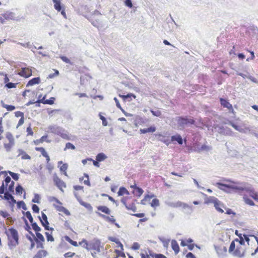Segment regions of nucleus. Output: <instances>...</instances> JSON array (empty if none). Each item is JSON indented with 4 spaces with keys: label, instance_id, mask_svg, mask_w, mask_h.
Returning <instances> with one entry per match:
<instances>
[{
    "label": "nucleus",
    "instance_id": "7",
    "mask_svg": "<svg viewBox=\"0 0 258 258\" xmlns=\"http://www.w3.org/2000/svg\"><path fill=\"white\" fill-rule=\"evenodd\" d=\"M18 74L25 78H28L32 75V70L30 68L23 67L18 71Z\"/></svg>",
    "mask_w": 258,
    "mask_h": 258
},
{
    "label": "nucleus",
    "instance_id": "37",
    "mask_svg": "<svg viewBox=\"0 0 258 258\" xmlns=\"http://www.w3.org/2000/svg\"><path fill=\"white\" fill-rule=\"evenodd\" d=\"M6 174H5V173L2 174V175H4V179L3 181H4V183L8 185V184L11 183V182L13 181L12 180L11 177L8 175V173H9L8 171H6Z\"/></svg>",
    "mask_w": 258,
    "mask_h": 258
},
{
    "label": "nucleus",
    "instance_id": "41",
    "mask_svg": "<svg viewBox=\"0 0 258 258\" xmlns=\"http://www.w3.org/2000/svg\"><path fill=\"white\" fill-rule=\"evenodd\" d=\"M22 214L25 217L28 218L31 223L34 221L33 218L30 211H23Z\"/></svg>",
    "mask_w": 258,
    "mask_h": 258
},
{
    "label": "nucleus",
    "instance_id": "47",
    "mask_svg": "<svg viewBox=\"0 0 258 258\" xmlns=\"http://www.w3.org/2000/svg\"><path fill=\"white\" fill-rule=\"evenodd\" d=\"M80 204L84 206L85 208H86L88 211H92L93 210V207H92V206L89 204V203H86V202H85L83 201H82Z\"/></svg>",
    "mask_w": 258,
    "mask_h": 258
},
{
    "label": "nucleus",
    "instance_id": "38",
    "mask_svg": "<svg viewBox=\"0 0 258 258\" xmlns=\"http://www.w3.org/2000/svg\"><path fill=\"white\" fill-rule=\"evenodd\" d=\"M32 228L35 232V233L39 232L41 230V228L39 227L36 222L33 221L31 223Z\"/></svg>",
    "mask_w": 258,
    "mask_h": 258
},
{
    "label": "nucleus",
    "instance_id": "14",
    "mask_svg": "<svg viewBox=\"0 0 258 258\" xmlns=\"http://www.w3.org/2000/svg\"><path fill=\"white\" fill-rule=\"evenodd\" d=\"M58 166L59 167L60 171L62 172L64 175L68 176L66 171L68 167V164L63 163L62 161H59L58 162Z\"/></svg>",
    "mask_w": 258,
    "mask_h": 258
},
{
    "label": "nucleus",
    "instance_id": "54",
    "mask_svg": "<svg viewBox=\"0 0 258 258\" xmlns=\"http://www.w3.org/2000/svg\"><path fill=\"white\" fill-rule=\"evenodd\" d=\"M40 199H41V198L39 194H35L34 197L32 199V202L34 203L39 204L40 203Z\"/></svg>",
    "mask_w": 258,
    "mask_h": 258
},
{
    "label": "nucleus",
    "instance_id": "8",
    "mask_svg": "<svg viewBox=\"0 0 258 258\" xmlns=\"http://www.w3.org/2000/svg\"><path fill=\"white\" fill-rule=\"evenodd\" d=\"M53 180L54 184L57 186L61 191H63L62 187H66V184L64 181L60 179L56 175L54 174L53 176Z\"/></svg>",
    "mask_w": 258,
    "mask_h": 258
},
{
    "label": "nucleus",
    "instance_id": "45",
    "mask_svg": "<svg viewBox=\"0 0 258 258\" xmlns=\"http://www.w3.org/2000/svg\"><path fill=\"white\" fill-rule=\"evenodd\" d=\"M154 196H155L154 194H151V195H145V196L144 197V198L142 200H141V204L143 205H146L145 202L148 200H150L151 199L154 197Z\"/></svg>",
    "mask_w": 258,
    "mask_h": 258
},
{
    "label": "nucleus",
    "instance_id": "12",
    "mask_svg": "<svg viewBox=\"0 0 258 258\" xmlns=\"http://www.w3.org/2000/svg\"><path fill=\"white\" fill-rule=\"evenodd\" d=\"M171 142H177L178 145H182L183 144V140L181 136L179 134H176L171 137Z\"/></svg>",
    "mask_w": 258,
    "mask_h": 258
},
{
    "label": "nucleus",
    "instance_id": "22",
    "mask_svg": "<svg viewBox=\"0 0 258 258\" xmlns=\"http://www.w3.org/2000/svg\"><path fill=\"white\" fill-rule=\"evenodd\" d=\"M156 128L154 125H151L148 128H141L140 132L141 134H146L148 133H154L156 131Z\"/></svg>",
    "mask_w": 258,
    "mask_h": 258
},
{
    "label": "nucleus",
    "instance_id": "61",
    "mask_svg": "<svg viewBox=\"0 0 258 258\" xmlns=\"http://www.w3.org/2000/svg\"><path fill=\"white\" fill-rule=\"evenodd\" d=\"M76 149V147L72 143L68 142L66 143V147L64 149V150L66 151L67 149H72L75 150Z\"/></svg>",
    "mask_w": 258,
    "mask_h": 258
},
{
    "label": "nucleus",
    "instance_id": "4",
    "mask_svg": "<svg viewBox=\"0 0 258 258\" xmlns=\"http://www.w3.org/2000/svg\"><path fill=\"white\" fill-rule=\"evenodd\" d=\"M47 132L57 135L62 139L69 140L70 137L67 131L61 126L57 125H50L48 127Z\"/></svg>",
    "mask_w": 258,
    "mask_h": 258
},
{
    "label": "nucleus",
    "instance_id": "28",
    "mask_svg": "<svg viewBox=\"0 0 258 258\" xmlns=\"http://www.w3.org/2000/svg\"><path fill=\"white\" fill-rule=\"evenodd\" d=\"M97 209L98 211L107 215H109L111 213V210L105 206H99L97 207Z\"/></svg>",
    "mask_w": 258,
    "mask_h": 258
},
{
    "label": "nucleus",
    "instance_id": "42",
    "mask_svg": "<svg viewBox=\"0 0 258 258\" xmlns=\"http://www.w3.org/2000/svg\"><path fill=\"white\" fill-rule=\"evenodd\" d=\"M17 208L18 209L22 208L23 210L26 211L27 210V206L23 201H19L17 203Z\"/></svg>",
    "mask_w": 258,
    "mask_h": 258
},
{
    "label": "nucleus",
    "instance_id": "51",
    "mask_svg": "<svg viewBox=\"0 0 258 258\" xmlns=\"http://www.w3.org/2000/svg\"><path fill=\"white\" fill-rule=\"evenodd\" d=\"M158 136H159V137H160V138H159V141L162 142L167 146L169 144L170 142H169L168 139H165V137L161 134H158Z\"/></svg>",
    "mask_w": 258,
    "mask_h": 258
},
{
    "label": "nucleus",
    "instance_id": "52",
    "mask_svg": "<svg viewBox=\"0 0 258 258\" xmlns=\"http://www.w3.org/2000/svg\"><path fill=\"white\" fill-rule=\"evenodd\" d=\"M54 8L58 12L64 8L63 5H62L61 3L54 4Z\"/></svg>",
    "mask_w": 258,
    "mask_h": 258
},
{
    "label": "nucleus",
    "instance_id": "18",
    "mask_svg": "<svg viewBox=\"0 0 258 258\" xmlns=\"http://www.w3.org/2000/svg\"><path fill=\"white\" fill-rule=\"evenodd\" d=\"M233 256H236L238 258H243L245 256L244 250L242 251L239 250V248H236L232 252Z\"/></svg>",
    "mask_w": 258,
    "mask_h": 258
},
{
    "label": "nucleus",
    "instance_id": "59",
    "mask_svg": "<svg viewBox=\"0 0 258 258\" xmlns=\"http://www.w3.org/2000/svg\"><path fill=\"white\" fill-rule=\"evenodd\" d=\"M212 149V146L206 145V144H204L201 146V152L203 151H209Z\"/></svg>",
    "mask_w": 258,
    "mask_h": 258
},
{
    "label": "nucleus",
    "instance_id": "58",
    "mask_svg": "<svg viewBox=\"0 0 258 258\" xmlns=\"http://www.w3.org/2000/svg\"><path fill=\"white\" fill-rule=\"evenodd\" d=\"M150 204L152 207L155 208L159 205V200L156 198L153 199Z\"/></svg>",
    "mask_w": 258,
    "mask_h": 258
},
{
    "label": "nucleus",
    "instance_id": "44",
    "mask_svg": "<svg viewBox=\"0 0 258 258\" xmlns=\"http://www.w3.org/2000/svg\"><path fill=\"white\" fill-rule=\"evenodd\" d=\"M9 174L12 177V178L15 181H18L20 177V174L17 173L12 172L10 170H8Z\"/></svg>",
    "mask_w": 258,
    "mask_h": 258
},
{
    "label": "nucleus",
    "instance_id": "39",
    "mask_svg": "<svg viewBox=\"0 0 258 258\" xmlns=\"http://www.w3.org/2000/svg\"><path fill=\"white\" fill-rule=\"evenodd\" d=\"M214 207L218 212L221 213H223L224 212V211L222 209V207L224 208V206L220 201H219V203H217L214 206Z\"/></svg>",
    "mask_w": 258,
    "mask_h": 258
},
{
    "label": "nucleus",
    "instance_id": "63",
    "mask_svg": "<svg viewBox=\"0 0 258 258\" xmlns=\"http://www.w3.org/2000/svg\"><path fill=\"white\" fill-rule=\"evenodd\" d=\"M75 255H76V257H79V255H76L75 252H68L64 254V256L65 258H72Z\"/></svg>",
    "mask_w": 258,
    "mask_h": 258
},
{
    "label": "nucleus",
    "instance_id": "24",
    "mask_svg": "<svg viewBox=\"0 0 258 258\" xmlns=\"http://www.w3.org/2000/svg\"><path fill=\"white\" fill-rule=\"evenodd\" d=\"M3 16L6 20H15V14L12 12H6L3 14Z\"/></svg>",
    "mask_w": 258,
    "mask_h": 258
},
{
    "label": "nucleus",
    "instance_id": "3",
    "mask_svg": "<svg viewBox=\"0 0 258 258\" xmlns=\"http://www.w3.org/2000/svg\"><path fill=\"white\" fill-rule=\"evenodd\" d=\"M8 239V246L11 249L15 247L19 243V236L18 231L14 227L9 229V233H7Z\"/></svg>",
    "mask_w": 258,
    "mask_h": 258
},
{
    "label": "nucleus",
    "instance_id": "33",
    "mask_svg": "<svg viewBox=\"0 0 258 258\" xmlns=\"http://www.w3.org/2000/svg\"><path fill=\"white\" fill-rule=\"evenodd\" d=\"M118 196H122L124 195H129L130 192L124 186H121L119 187V190L117 192Z\"/></svg>",
    "mask_w": 258,
    "mask_h": 258
},
{
    "label": "nucleus",
    "instance_id": "56",
    "mask_svg": "<svg viewBox=\"0 0 258 258\" xmlns=\"http://www.w3.org/2000/svg\"><path fill=\"white\" fill-rule=\"evenodd\" d=\"M125 208L126 209L132 210L134 212H135L137 211V208L134 203H132L131 204L127 205V206H126Z\"/></svg>",
    "mask_w": 258,
    "mask_h": 258
},
{
    "label": "nucleus",
    "instance_id": "60",
    "mask_svg": "<svg viewBox=\"0 0 258 258\" xmlns=\"http://www.w3.org/2000/svg\"><path fill=\"white\" fill-rule=\"evenodd\" d=\"M45 235L46 236L47 241L52 242L54 241V239L52 235V233L50 234L48 232H46L45 233Z\"/></svg>",
    "mask_w": 258,
    "mask_h": 258
},
{
    "label": "nucleus",
    "instance_id": "21",
    "mask_svg": "<svg viewBox=\"0 0 258 258\" xmlns=\"http://www.w3.org/2000/svg\"><path fill=\"white\" fill-rule=\"evenodd\" d=\"M108 239L110 241L115 242L117 245L118 247L120 248L121 251L123 250V245L119 241V239L112 236H108Z\"/></svg>",
    "mask_w": 258,
    "mask_h": 258
},
{
    "label": "nucleus",
    "instance_id": "6",
    "mask_svg": "<svg viewBox=\"0 0 258 258\" xmlns=\"http://www.w3.org/2000/svg\"><path fill=\"white\" fill-rule=\"evenodd\" d=\"M213 128L215 132L221 135L224 136L232 135V131L230 128L227 126H220L219 124H214Z\"/></svg>",
    "mask_w": 258,
    "mask_h": 258
},
{
    "label": "nucleus",
    "instance_id": "25",
    "mask_svg": "<svg viewBox=\"0 0 258 258\" xmlns=\"http://www.w3.org/2000/svg\"><path fill=\"white\" fill-rule=\"evenodd\" d=\"M47 138H48V135L46 134L44 135L43 136H42L40 139L34 141V143L35 145H37L40 143H43L44 141L46 142L47 143H50L51 141L49 140H47Z\"/></svg>",
    "mask_w": 258,
    "mask_h": 258
},
{
    "label": "nucleus",
    "instance_id": "13",
    "mask_svg": "<svg viewBox=\"0 0 258 258\" xmlns=\"http://www.w3.org/2000/svg\"><path fill=\"white\" fill-rule=\"evenodd\" d=\"M88 19L95 27L99 28L100 26V21L99 18L94 17V16H90Z\"/></svg>",
    "mask_w": 258,
    "mask_h": 258
},
{
    "label": "nucleus",
    "instance_id": "26",
    "mask_svg": "<svg viewBox=\"0 0 258 258\" xmlns=\"http://www.w3.org/2000/svg\"><path fill=\"white\" fill-rule=\"evenodd\" d=\"M215 249L218 255L219 258H226V255L225 253L222 251L221 249V246L214 245Z\"/></svg>",
    "mask_w": 258,
    "mask_h": 258
},
{
    "label": "nucleus",
    "instance_id": "20",
    "mask_svg": "<svg viewBox=\"0 0 258 258\" xmlns=\"http://www.w3.org/2000/svg\"><path fill=\"white\" fill-rule=\"evenodd\" d=\"M119 97H121L124 101H130L133 98H136V96L131 93H127L126 95H119Z\"/></svg>",
    "mask_w": 258,
    "mask_h": 258
},
{
    "label": "nucleus",
    "instance_id": "27",
    "mask_svg": "<svg viewBox=\"0 0 258 258\" xmlns=\"http://www.w3.org/2000/svg\"><path fill=\"white\" fill-rule=\"evenodd\" d=\"M171 247L176 254L179 252L180 248L179 245L177 242L174 239L171 241Z\"/></svg>",
    "mask_w": 258,
    "mask_h": 258
},
{
    "label": "nucleus",
    "instance_id": "48",
    "mask_svg": "<svg viewBox=\"0 0 258 258\" xmlns=\"http://www.w3.org/2000/svg\"><path fill=\"white\" fill-rule=\"evenodd\" d=\"M15 144L14 141H9V143L8 144H4V147L6 149L7 152H10L12 147L14 146Z\"/></svg>",
    "mask_w": 258,
    "mask_h": 258
},
{
    "label": "nucleus",
    "instance_id": "2",
    "mask_svg": "<svg viewBox=\"0 0 258 258\" xmlns=\"http://www.w3.org/2000/svg\"><path fill=\"white\" fill-rule=\"evenodd\" d=\"M170 126L175 130L183 131L186 127L195 125L197 127L202 128L201 126L204 125V123L199 120L196 122L194 118L188 115L177 116L172 118L170 121Z\"/></svg>",
    "mask_w": 258,
    "mask_h": 258
},
{
    "label": "nucleus",
    "instance_id": "64",
    "mask_svg": "<svg viewBox=\"0 0 258 258\" xmlns=\"http://www.w3.org/2000/svg\"><path fill=\"white\" fill-rule=\"evenodd\" d=\"M60 58L63 62L70 64H73V63L68 57L64 55H61Z\"/></svg>",
    "mask_w": 258,
    "mask_h": 258
},
{
    "label": "nucleus",
    "instance_id": "10",
    "mask_svg": "<svg viewBox=\"0 0 258 258\" xmlns=\"http://www.w3.org/2000/svg\"><path fill=\"white\" fill-rule=\"evenodd\" d=\"M7 201V202L9 204L10 207L12 209V210H13V208L15 206V205L16 204L17 205L18 202L15 199V198L13 196L10 195V196H3V199Z\"/></svg>",
    "mask_w": 258,
    "mask_h": 258
},
{
    "label": "nucleus",
    "instance_id": "55",
    "mask_svg": "<svg viewBox=\"0 0 258 258\" xmlns=\"http://www.w3.org/2000/svg\"><path fill=\"white\" fill-rule=\"evenodd\" d=\"M99 118L102 121V125L104 126H106L108 125V122L107 121L106 118L102 115L101 113H99Z\"/></svg>",
    "mask_w": 258,
    "mask_h": 258
},
{
    "label": "nucleus",
    "instance_id": "34",
    "mask_svg": "<svg viewBox=\"0 0 258 258\" xmlns=\"http://www.w3.org/2000/svg\"><path fill=\"white\" fill-rule=\"evenodd\" d=\"M107 158V156L103 153H99L96 156V160L99 162H102Z\"/></svg>",
    "mask_w": 258,
    "mask_h": 258
},
{
    "label": "nucleus",
    "instance_id": "30",
    "mask_svg": "<svg viewBox=\"0 0 258 258\" xmlns=\"http://www.w3.org/2000/svg\"><path fill=\"white\" fill-rule=\"evenodd\" d=\"M54 206L55 207L57 211L63 212L66 215L70 216L71 215L70 211L65 207L63 206H56L55 205H54Z\"/></svg>",
    "mask_w": 258,
    "mask_h": 258
},
{
    "label": "nucleus",
    "instance_id": "62",
    "mask_svg": "<svg viewBox=\"0 0 258 258\" xmlns=\"http://www.w3.org/2000/svg\"><path fill=\"white\" fill-rule=\"evenodd\" d=\"M22 219H23L25 224V225L24 226L25 230L27 231H30V230H31V228L30 226L29 225L26 219L25 218H24V217H23L22 218Z\"/></svg>",
    "mask_w": 258,
    "mask_h": 258
},
{
    "label": "nucleus",
    "instance_id": "19",
    "mask_svg": "<svg viewBox=\"0 0 258 258\" xmlns=\"http://www.w3.org/2000/svg\"><path fill=\"white\" fill-rule=\"evenodd\" d=\"M225 124H228L230 125H231L232 127H233L235 130L242 133L243 131V129L238 125L237 123L234 122L232 121L231 120H228L227 122H224Z\"/></svg>",
    "mask_w": 258,
    "mask_h": 258
},
{
    "label": "nucleus",
    "instance_id": "11",
    "mask_svg": "<svg viewBox=\"0 0 258 258\" xmlns=\"http://www.w3.org/2000/svg\"><path fill=\"white\" fill-rule=\"evenodd\" d=\"M96 214L99 217L103 218L106 221L110 222L111 224L115 223V222L116 221V220L114 218V217L113 216L109 217L98 212H97Z\"/></svg>",
    "mask_w": 258,
    "mask_h": 258
},
{
    "label": "nucleus",
    "instance_id": "57",
    "mask_svg": "<svg viewBox=\"0 0 258 258\" xmlns=\"http://www.w3.org/2000/svg\"><path fill=\"white\" fill-rule=\"evenodd\" d=\"M55 100V98H54L53 97H51L49 99L46 100L43 102V104L52 105L54 103Z\"/></svg>",
    "mask_w": 258,
    "mask_h": 258
},
{
    "label": "nucleus",
    "instance_id": "35",
    "mask_svg": "<svg viewBox=\"0 0 258 258\" xmlns=\"http://www.w3.org/2000/svg\"><path fill=\"white\" fill-rule=\"evenodd\" d=\"M15 192L17 195L21 196L25 192V189L20 184H18L15 188Z\"/></svg>",
    "mask_w": 258,
    "mask_h": 258
},
{
    "label": "nucleus",
    "instance_id": "15",
    "mask_svg": "<svg viewBox=\"0 0 258 258\" xmlns=\"http://www.w3.org/2000/svg\"><path fill=\"white\" fill-rule=\"evenodd\" d=\"M14 187H15V182L12 181L9 184H8L7 186V193L5 196H13L15 194L14 191Z\"/></svg>",
    "mask_w": 258,
    "mask_h": 258
},
{
    "label": "nucleus",
    "instance_id": "17",
    "mask_svg": "<svg viewBox=\"0 0 258 258\" xmlns=\"http://www.w3.org/2000/svg\"><path fill=\"white\" fill-rule=\"evenodd\" d=\"M7 186L8 185L4 183V181H3L1 185L0 186V199H3V195H6L7 193Z\"/></svg>",
    "mask_w": 258,
    "mask_h": 258
},
{
    "label": "nucleus",
    "instance_id": "43",
    "mask_svg": "<svg viewBox=\"0 0 258 258\" xmlns=\"http://www.w3.org/2000/svg\"><path fill=\"white\" fill-rule=\"evenodd\" d=\"M64 239L69 242L71 245L74 246H77L78 245V244L77 241L73 240L70 236L68 235H66L64 236Z\"/></svg>",
    "mask_w": 258,
    "mask_h": 258
},
{
    "label": "nucleus",
    "instance_id": "1",
    "mask_svg": "<svg viewBox=\"0 0 258 258\" xmlns=\"http://www.w3.org/2000/svg\"><path fill=\"white\" fill-rule=\"evenodd\" d=\"M222 180L232 183L233 184H228L217 182L215 184V185L220 189L228 193L236 192L240 195L246 192L254 200H258V194L251 186L246 185V183L233 181L230 178H223Z\"/></svg>",
    "mask_w": 258,
    "mask_h": 258
},
{
    "label": "nucleus",
    "instance_id": "9",
    "mask_svg": "<svg viewBox=\"0 0 258 258\" xmlns=\"http://www.w3.org/2000/svg\"><path fill=\"white\" fill-rule=\"evenodd\" d=\"M101 241L98 239H94L93 241L89 244V248L96 250L98 252H100Z\"/></svg>",
    "mask_w": 258,
    "mask_h": 258
},
{
    "label": "nucleus",
    "instance_id": "46",
    "mask_svg": "<svg viewBox=\"0 0 258 258\" xmlns=\"http://www.w3.org/2000/svg\"><path fill=\"white\" fill-rule=\"evenodd\" d=\"M144 192L143 189L140 187H137L136 189H135V190L134 191V194L138 197H140Z\"/></svg>",
    "mask_w": 258,
    "mask_h": 258
},
{
    "label": "nucleus",
    "instance_id": "50",
    "mask_svg": "<svg viewBox=\"0 0 258 258\" xmlns=\"http://www.w3.org/2000/svg\"><path fill=\"white\" fill-rule=\"evenodd\" d=\"M150 111L154 116L160 117L162 115L161 112L158 109L154 110L153 109H150Z\"/></svg>",
    "mask_w": 258,
    "mask_h": 258
},
{
    "label": "nucleus",
    "instance_id": "23",
    "mask_svg": "<svg viewBox=\"0 0 258 258\" xmlns=\"http://www.w3.org/2000/svg\"><path fill=\"white\" fill-rule=\"evenodd\" d=\"M219 101L221 106L224 108H227L228 109L232 105V104L229 102L228 100L226 98H220Z\"/></svg>",
    "mask_w": 258,
    "mask_h": 258
},
{
    "label": "nucleus",
    "instance_id": "5",
    "mask_svg": "<svg viewBox=\"0 0 258 258\" xmlns=\"http://www.w3.org/2000/svg\"><path fill=\"white\" fill-rule=\"evenodd\" d=\"M167 204L168 206L172 208L182 207V208L185 210L184 212L187 214H190L192 211L191 206H189L187 204L182 203L180 201L176 202H169L167 203Z\"/></svg>",
    "mask_w": 258,
    "mask_h": 258
},
{
    "label": "nucleus",
    "instance_id": "32",
    "mask_svg": "<svg viewBox=\"0 0 258 258\" xmlns=\"http://www.w3.org/2000/svg\"><path fill=\"white\" fill-rule=\"evenodd\" d=\"M38 218L40 220L41 225H43V223L46 224L49 223L47 216L43 212H41V217L39 216Z\"/></svg>",
    "mask_w": 258,
    "mask_h": 258
},
{
    "label": "nucleus",
    "instance_id": "16",
    "mask_svg": "<svg viewBox=\"0 0 258 258\" xmlns=\"http://www.w3.org/2000/svg\"><path fill=\"white\" fill-rule=\"evenodd\" d=\"M40 78L35 77L30 80L26 84V87L32 86L33 85L39 84L40 83Z\"/></svg>",
    "mask_w": 258,
    "mask_h": 258
},
{
    "label": "nucleus",
    "instance_id": "53",
    "mask_svg": "<svg viewBox=\"0 0 258 258\" xmlns=\"http://www.w3.org/2000/svg\"><path fill=\"white\" fill-rule=\"evenodd\" d=\"M235 247H236V246H235V241L234 240L232 241L230 243V246L229 247V249H228L229 253H232V252L235 249V248H236Z\"/></svg>",
    "mask_w": 258,
    "mask_h": 258
},
{
    "label": "nucleus",
    "instance_id": "29",
    "mask_svg": "<svg viewBox=\"0 0 258 258\" xmlns=\"http://www.w3.org/2000/svg\"><path fill=\"white\" fill-rule=\"evenodd\" d=\"M219 200L215 197H209L206 201L205 204H209L212 203L215 206L217 203H219Z\"/></svg>",
    "mask_w": 258,
    "mask_h": 258
},
{
    "label": "nucleus",
    "instance_id": "49",
    "mask_svg": "<svg viewBox=\"0 0 258 258\" xmlns=\"http://www.w3.org/2000/svg\"><path fill=\"white\" fill-rule=\"evenodd\" d=\"M158 238L162 242L164 247H167L168 246L170 239H165L164 238L161 236H159Z\"/></svg>",
    "mask_w": 258,
    "mask_h": 258
},
{
    "label": "nucleus",
    "instance_id": "40",
    "mask_svg": "<svg viewBox=\"0 0 258 258\" xmlns=\"http://www.w3.org/2000/svg\"><path fill=\"white\" fill-rule=\"evenodd\" d=\"M243 199V201L246 204H247L249 206H254L255 205L253 201L251 199L248 198L247 196L244 195Z\"/></svg>",
    "mask_w": 258,
    "mask_h": 258
},
{
    "label": "nucleus",
    "instance_id": "31",
    "mask_svg": "<svg viewBox=\"0 0 258 258\" xmlns=\"http://www.w3.org/2000/svg\"><path fill=\"white\" fill-rule=\"evenodd\" d=\"M48 252L45 250H39L36 254L34 256L33 258H42L46 256Z\"/></svg>",
    "mask_w": 258,
    "mask_h": 258
},
{
    "label": "nucleus",
    "instance_id": "36",
    "mask_svg": "<svg viewBox=\"0 0 258 258\" xmlns=\"http://www.w3.org/2000/svg\"><path fill=\"white\" fill-rule=\"evenodd\" d=\"M34 240L36 242H44L45 238L43 235L40 232L36 233Z\"/></svg>",
    "mask_w": 258,
    "mask_h": 258
}]
</instances>
